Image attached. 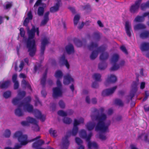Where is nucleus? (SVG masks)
I'll use <instances>...</instances> for the list:
<instances>
[{
  "mask_svg": "<svg viewBox=\"0 0 149 149\" xmlns=\"http://www.w3.org/2000/svg\"><path fill=\"white\" fill-rule=\"evenodd\" d=\"M27 15V18H28V19H30V20L32 19L33 16L31 11L30 10L29 12Z\"/></svg>",
  "mask_w": 149,
  "mask_h": 149,
  "instance_id": "6e6d98bb",
  "label": "nucleus"
},
{
  "mask_svg": "<svg viewBox=\"0 0 149 149\" xmlns=\"http://www.w3.org/2000/svg\"><path fill=\"white\" fill-rule=\"evenodd\" d=\"M40 68V65H39L38 66L35 65L34 67V72L36 73L38 70H39Z\"/></svg>",
  "mask_w": 149,
  "mask_h": 149,
  "instance_id": "338daca9",
  "label": "nucleus"
},
{
  "mask_svg": "<svg viewBox=\"0 0 149 149\" xmlns=\"http://www.w3.org/2000/svg\"><path fill=\"white\" fill-rule=\"evenodd\" d=\"M75 139L76 142L78 144V145H80L82 143V141L79 138L76 137Z\"/></svg>",
  "mask_w": 149,
  "mask_h": 149,
  "instance_id": "8fccbe9b",
  "label": "nucleus"
},
{
  "mask_svg": "<svg viewBox=\"0 0 149 149\" xmlns=\"http://www.w3.org/2000/svg\"><path fill=\"white\" fill-rule=\"evenodd\" d=\"M44 12V9L43 7L40 6L38 8L37 13L38 16H42L43 15Z\"/></svg>",
  "mask_w": 149,
  "mask_h": 149,
  "instance_id": "72a5a7b5",
  "label": "nucleus"
},
{
  "mask_svg": "<svg viewBox=\"0 0 149 149\" xmlns=\"http://www.w3.org/2000/svg\"><path fill=\"white\" fill-rule=\"evenodd\" d=\"M14 83V89H17L19 87V83L18 82L16 81L15 82H13Z\"/></svg>",
  "mask_w": 149,
  "mask_h": 149,
  "instance_id": "bf43d9fd",
  "label": "nucleus"
},
{
  "mask_svg": "<svg viewBox=\"0 0 149 149\" xmlns=\"http://www.w3.org/2000/svg\"><path fill=\"white\" fill-rule=\"evenodd\" d=\"M88 149H92V147H93L95 149L98 148V146L96 142H91L90 141L88 142Z\"/></svg>",
  "mask_w": 149,
  "mask_h": 149,
  "instance_id": "b1692460",
  "label": "nucleus"
},
{
  "mask_svg": "<svg viewBox=\"0 0 149 149\" xmlns=\"http://www.w3.org/2000/svg\"><path fill=\"white\" fill-rule=\"evenodd\" d=\"M117 86H115L110 89H107L103 90L102 93L103 96H108L112 94L117 88Z\"/></svg>",
  "mask_w": 149,
  "mask_h": 149,
  "instance_id": "f8f14e48",
  "label": "nucleus"
},
{
  "mask_svg": "<svg viewBox=\"0 0 149 149\" xmlns=\"http://www.w3.org/2000/svg\"><path fill=\"white\" fill-rule=\"evenodd\" d=\"M17 75L16 74H14L12 76V79L13 82L17 81Z\"/></svg>",
  "mask_w": 149,
  "mask_h": 149,
  "instance_id": "052dcab7",
  "label": "nucleus"
},
{
  "mask_svg": "<svg viewBox=\"0 0 149 149\" xmlns=\"http://www.w3.org/2000/svg\"><path fill=\"white\" fill-rule=\"evenodd\" d=\"M119 58V56L118 54H114L112 56L111 60V63L113 64V65L110 68V70L111 71L116 70H118L120 67H121L124 65L125 62L123 60L121 61L119 64H116V63L118 61Z\"/></svg>",
  "mask_w": 149,
  "mask_h": 149,
  "instance_id": "423d86ee",
  "label": "nucleus"
},
{
  "mask_svg": "<svg viewBox=\"0 0 149 149\" xmlns=\"http://www.w3.org/2000/svg\"><path fill=\"white\" fill-rule=\"evenodd\" d=\"M27 118H26L27 119ZM27 121H23L21 122V124L23 126H28L29 125V123H30L29 121L26 119Z\"/></svg>",
  "mask_w": 149,
  "mask_h": 149,
  "instance_id": "4d7b16f0",
  "label": "nucleus"
},
{
  "mask_svg": "<svg viewBox=\"0 0 149 149\" xmlns=\"http://www.w3.org/2000/svg\"><path fill=\"white\" fill-rule=\"evenodd\" d=\"M13 138H17L18 141L20 142V144H16L13 149H19L22 147V146L25 145L28 142L27 140V135H23L21 131H18L16 132L13 135Z\"/></svg>",
  "mask_w": 149,
  "mask_h": 149,
  "instance_id": "39448f33",
  "label": "nucleus"
},
{
  "mask_svg": "<svg viewBox=\"0 0 149 149\" xmlns=\"http://www.w3.org/2000/svg\"><path fill=\"white\" fill-rule=\"evenodd\" d=\"M83 9L84 10H91L90 6L88 4H87L83 7Z\"/></svg>",
  "mask_w": 149,
  "mask_h": 149,
  "instance_id": "680f3d73",
  "label": "nucleus"
},
{
  "mask_svg": "<svg viewBox=\"0 0 149 149\" xmlns=\"http://www.w3.org/2000/svg\"><path fill=\"white\" fill-rule=\"evenodd\" d=\"M20 34L22 37L24 38L25 32L23 28H21L19 29Z\"/></svg>",
  "mask_w": 149,
  "mask_h": 149,
  "instance_id": "a18cd8bd",
  "label": "nucleus"
},
{
  "mask_svg": "<svg viewBox=\"0 0 149 149\" xmlns=\"http://www.w3.org/2000/svg\"><path fill=\"white\" fill-rule=\"evenodd\" d=\"M63 121L64 123L69 124L72 122V120L70 118L67 117H64L63 119Z\"/></svg>",
  "mask_w": 149,
  "mask_h": 149,
  "instance_id": "a19ab883",
  "label": "nucleus"
},
{
  "mask_svg": "<svg viewBox=\"0 0 149 149\" xmlns=\"http://www.w3.org/2000/svg\"><path fill=\"white\" fill-rule=\"evenodd\" d=\"M10 81H7L2 83L0 86V88H6L10 85Z\"/></svg>",
  "mask_w": 149,
  "mask_h": 149,
  "instance_id": "2f4dec72",
  "label": "nucleus"
},
{
  "mask_svg": "<svg viewBox=\"0 0 149 149\" xmlns=\"http://www.w3.org/2000/svg\"><path fill=\"white\" fill-rule=\"evenodd\" d=\"M73 79L71 77L69 74H67L64 76L63 80V83L64 84L68 85L71 82H73Z\"/></svg>",
  "mask_w": 149,
  "mask_h": 149,
  "instance_id": "dca6fc26",
  "label": "nucleus"
},
{
  "mask_svg": "<svg viewBox=\"0 0 149 149\" xmlns=\"http://www.w3.org/2000/svg\"><path fill=\"white\" fill-rule=\"evenodd\" d=\"M149 96V91H145V96L142 100L143 102L146 100Z\"/></svg>",
  "mask_w": 149,
  "mask_h": 149,
  "instance_id": "603ef678",
  "label": "nucleus"
},
{
  "mask_svg": "<svg viewBox=\"0 0 149 149\" xmlns=\"http://www.w3.org/2000/svg\"><path fill=\"white\" fill-rule=\"evenodd\" d=\"M49 41L48 39L46 38H44L43 39L41 43L40 55L41 56L43 55L45 48L46 45L48 44Z\"/></svg>",
  "mask_w": 149,
  "mask_h": 149,
  "instance_id": "ddd939ff",
  "label": "nucleus"
},
{
  "mask_svg": "<svg viewBox=\"0 0 149 149\" xmlns=\"http://www.w3.org/2000/svg\"><path fill=\"white\" fill-rule=\"evenodd\" d=\"M92 77L96 81H99L101 80V75L98 73H95L92 76Z\"/></svg>",
  "mask_w": 149,
  "mask_h": 149,
  "instance_id": "f704fd0d",
  "label": "nucleus"
},
{
  "mask_svg": "<svg viewBox=\"0 0 149 149\" xmlns=\"http://www.w3.org/2000/svg\"><path fill=\"white\" fill-rule=\"evenodd\" d=\"M10 131L8 129L6 130H5L4 133V136L6 138H9L10 135Z\"/></svg>",
  "mask_w": 149,
  "mask_h": 149,
  "instance_id": "09e8293b",
  "label": "nucleus"
},
{
  "mask_svg": "<svg viewBox=\"0 0 149 149\" xmlns=\"http://www.w3.org/2000/svg\"><path fill=\"white\" fill-rule=\"evenodd\" d=\"M47 71L48 69H46L45 71V72L43 74L42 78L41 79L40 83L43 88L45 87V86Z\"/></svg>",
  "mask_w": 149,
  "mask_h": 149,
  "instance_id": "6ab92c4d",
  "label": "nucleus"
},
{
  "mask_svg": "<svg viewBox=\"0 0 149 149\" xmlns=\"http://www.w3.org/2000/svg\"><path fill=\"white\" fill-rule=\"evenodd\" d=\"M30 20L28 18L26 17L23 22V25L25 26H27Z\"/></svg>",
  "mask_w": 149,
  "mask_h": 149,
  "instance_id": "5fc2aeb1",
  "label": "nucleus"
},
{
  "mask_svg": "<svg viewBox=\"0 0 149 149\" xmlns=\"http://www.w3.org/2000/svg\"><path fill=\"white\" fill-rule=\"evenodd\" d=\"M80 19V16L78 15H76L74 18V23L75 26L76 25Z\"/></svg>",
  "mask_w": 149,
  "mask_h": 149,
  "instance_id": "4c0bfd02",
  "label": "nucleus"
},
{
  "mask_svg": "<svg viewBox=\"0 0 149 149\" xmlns=\"http://www.w3.org/2000/svg\"><path fill=\"white\" fill-rule=\"evenodd\" d=\"M79 134L81 138L86 139V141L88 142L90 141L92 134L91 132L87 136L86 131L84 130H81L79 132Z\"/></svg>",
  "mask_w": 149,
  "mask_h": 149,
  "instance_id": "9b49d317",
  "label": "nucleus"
},
{
  "mask_svg": "<svg viewBox=\"0 0 149 149\" xmlns=\"http://www.w3.org/2000/svg\"><path fill=\"white\" fill-rule=\"evenodd\" d=\"M93 38L97 40H98L100 38L99 33L98 32H95L93 34Z\"/></svg>",
  "mask_w": 149,
  "mask_h": 149,
  "instance_id": "37998d69",
  "label": "nucleus"
},
{
  "mask_svg": "<svg viewBox=\"0 0 149 149\" xmlns=\"http://www.w3.org/2000/svg\"><path fill=\"white\" fill-rule=\"evenodd\" d=\"M27 120L30 123L34 125L33 127L34 131L38 132L39 131L40 128L38 124V122L35 119L32 118L28 117L27 118Z\"/></svg>",
  "mask_w": 149,
  "mask_h": 149,
  "instance_id": "9d476101",
  "label": "nucleus"
},
{
  "mask_svg": "<svg viewBox=\"0 0 149 149\" xmlns=\"http://www.w3.org/2000/svg\"><path fill=\"white\" fill-rule=\"evenodd\" d=\"M116 77L113 74H111L109 77H108L106 80L105 84L106 86H107L109 83H115L117 81Z\"/></svg>",
  "mask_w": 149,
  "mask_h": 149,
  "instance_id": "2eb2a0df",
  "label": "nucleus"
},
{
  "mask_svg": "<svg viewBox=\"0 0 149 149\" xmlns=\"http://www.w3.org/2000/svg\"><path fill=\"white\" fill-rule=\"evenodd\" d=\"M49 132L50 135L54 137H55L56 136L57 131L56 130H53L52 128H51L49 130Z\"/></svg>",
  "mask_w": 149,
  "mask_h": 149,
  "instance_id": "ea45409f",
  "label": "nucleus"
},
{
  "mask_svg": "<svg viewBox=\"0 0 149 149\" xmlns=\"http://www.w3.org/2000/svg\"><path fill=\"white\" fill-rule=\"evenodd\" d=\"M140 8L142 10H144L147 8H149V1L146 3H143L141 5Z\"/></svg>",
  "mask_w": 149,
  "mask_h": 149,
  "instance_id": "7c9ffc66",
  "label": "nucleus"
},
{
  "mask_svg": "<svg viewBox=\"0 0 149 149\" xmlns=\"http://www.w3.org/2000/svg\"><path fill=\"white\" fill-rule=\"evenodd\" d=\"M146 28L145 26L141 24H139L135 25L134 27V29L135 30L142 29H144Z\"/></svg>",
  "mask_w": 149,
  "mask_h": 149,
  "instance_id": "cd10ccee",
  "label": "nucleus"
},
{
  "mask_svg": "<svg viewBox=\"0 0 149 149\" xmlns=\"http://www.w3.org/2000/svg\"><path fill=\"white\" fill-rule=\"evenodd\" d=\"M121 51L125 53L127 55L128 54V52L127 51L126 47L124 46H120V48Z\"/></svg>",
  "mask_w": 149,
  "mask_h": 149,
  "instance_id": "3c124183",
  "label": "nucleus"
},
{
  "mask_svg": "<svg viewBox=\"0 0 149 149\" xmlns=\"http://www.w3.org/2000/svg\"><path fill=\"white\" fill-rule=\"evenodd\" d=\"M58 1L56 4L55 5L52 7L50 8V11L51 13H55L58 11L59 10V8L60 6V2Z\"/></svg>",
  "mask_w": 149,
  "mask_h": 149,
  "instance_id": "412c9836",
  "label": "nucleus"
},
{
  "mask_svg": "<svg viewBox=\"0 0 149 149\" xmlns=\"http://www.w3.org/2000/svg\"><path fill=\"white\" fill-rule=\"evenodd\" d=\"M136 91V90L132 89L131 90L130 94L131 100H132V98L134 97Z\"/></svg>",
  "mask_w": 149,
  "mask_h": 149,
  "instance_id": "49530a36",
  "label": "nucleus"
},
{
  "mask_svg": "<svg viewBox=\"0 0 149 149\" xmlns=\"http://www.w3.org/2000/svg\"><path fill=\"white\" fill-rule=\"evenodd\" d=\"M73 42L74 44L78 47H80L82 45V42L79 39L77 38H74Z\"/></svg>",
  "mask_w": 149,
  "mask_h": 149,
  "instance_id": "c756f323",
  "label": "nucleus"
},
{
  "mask_svg": "<svg viewBox=\"0 0 149 149\" xmlns=\"http://www.w3.org/2000/svg\"><path fill=\"white\" fill-rule=\"evenodd\" d=\"M11 95V92L9 91H7L4 93L3 96L5 98H8L10 97Z\"/></svg>",
  "mask_w": 149,
  "mask_h": 149,
  "instance_id": "79ce46f5",
  "label": "nucleus"
},
{
  "mask_svg": "<svg viewBox=\"0 0 149 149\" xmlns=\"http://www.w3.org/2000/svg\"><path fill=\"white\" fill-rule=\"evenodd\" d=\"M12 6V4L11 3H9L6 4L5 7V9H8L10 8Z\"/></svg>",
  "mask_w": 149,
  "mask_h": 149,
  "instance_id": "e2e57ef3",
  "label": "nucleus"
},
{
  "mask_svg": "<svg viewBox=\"0 0 149 149\" xmlns=\"http://www.w3.org/2000/svg\"><path fill=\"white\" fill-rule=\"evenodd\" d=\"M97 46L98 44L97 43L92 42L90 45L88 46V48L89 50H91L95 48H97Z\"/></svg>",
  "mask_w": 149,
  "mask_h": 149,
  "instance_id": "473e14b6",
  "label": "nucleus"
},
{
  "mask_svg": "<svg viewBox=\"0 0 149 149\" xmlns=\"http://www.w3.org/2000/svg\"><path fill=\"white\" fill-rule=\"evenodd\" d=\"M140 37L142 39H145L149 37V31H145L141 33Z\"/></svg>",
  "mask_w": 149,
  "mask_h": 149,
  "instance_id": "bb28decb",
  "label": "nucleus"
},
{
  "mask_svg": "<svg viewBox=\"0 0 149 149\" xmlns=\"http://www.w3.org/2000/svg\"><path fill=\"white\" fill-rule=\"evenodd\" d=\"M145 86V83L144 82H142L140 84V88L141 89H143Z\"/></svg>",
  "mask_w": 149,
  "mask_h": 149,
  "instance_id": "774afa93",
  "label": "nucleus"
},
{
  "mask_svg": "<svg viewBox=\"0 0 149 149\" xmlns=\"http://www.w3.org/2000/svg\"><path fill=\"white\" fill-rule=\"evenodd\" d=\"M60 61L62 62L63 64H64L68 69H69L70 65L67 60L65 59V56L64 55H63L60 58Z\"/></svg>",
  "mask_w": 149,
  "mask_h": 149,
  "instance_id": "a878e982",
  "label": "nucleus"
},
{
  "mask_svg": "<svg viewBox=\"0 0 149 149\" xmlns=\"http://www.w3.org/2000/svg\"><path fill=\"white\" fill-rule=\"evenodd\" d=\"M109 56V54L107 52L102 53L100 56V59L101 61L98 65L99 69L101 70L105 69L107 66V64L105 61L107 59Z\"/></svg>",
  "mask_w": 149,
  "mask_h": 149,
  "instance_id": "0eeeda50",
  "label": "nucleus"
},
{
  "mask_svg": "<svg viewBox=\"0 0 149 149\" xmlns=\"http://www.w3.org/2000/svg\"><path fill=\"white\" fill-rule=\"evenodd\" d=\"M84 122V119L83 118H80L78 121L74 119V126L72 131H69L67 133V134L62 138V149H67L69 145V141L68 139L70 136L71 134L73 136H75L77 134L78 130L77 126L80 123H83Z\"/></svg>",
  "mask_w": 149,
  "mask_h": 149,
  "instance_id": "f03ea898",
  "label": "nucleus"
},
{
  "mask_svg": "<svg viewBox=\"0 0 149 149\" xmlns=\"http://www.w3.org/2000/svg\"><path fill=\"white\" fill-rule=\"evenodd\" d=\"M115 104L120 107H123V103L122 100L119 99H116L115 100Z\"/></svg>",
  "mask_w": 149,
  "mask_h": 149,
  "instance_id": "c9c22d12",
  "label": "nucleus"
},
{
  "mask_svg": "<svg viewBox=\"0 0 149 149\" xmlns=\"http://www.w3.org/2000/svg\"><path fill=\"white\" fill-rule=\"evenodd\" d=\"M125 28L127 35L129 37H130L131 35L130 32V30L131 29V25L127 21L125 22Z\"/></svg>",
  "mask_w": 149,
  "mask_h": 149,
  "instance_id": "5701e85b",
  "label": "nucleus"
},
{
  "mask_svg": "<svg viewBox=\"0 0 149 149\" xmlns=\"http://www.w3.org/2000/svg\"><path fill=\"white\" fill-rule=\"evenodd\" d=\"M63 75L62 72L60 70H58L55 72V76L58 79L61 78Z\"/></svg>",
  "mask_w": 149,
  "mask_h": 149,
  "instance_id": "e433bc0d",
  "label": "nucleus"
},
{
  "mask_svg": "<svg viewBox=\"0 0 149 149\" xmlns=\"http://www.w3.org/2000/svg\"><path fill=\"white\" fill-rule=\"evenodd\" d=\"M58 104L61 108L63 109L65 108V104L62 100H60Z\"/></svg>",
  "mask_w": 149,
  "mask_h": 149,
  "instance_id": "864d4df0",
  "label": "nucleus"
},
{
  "mask_svg": "<svg viewBox=\"0 0 149 149\" xmlns=\"http://www.w3.org/2000/svg\"><path fill=\"white\" fill-rule=\"evenodd\" d=\"M65 48L66 52L68 54H70L74 52V47L72 44H70L66 46Z\"/></svg>",
  "mask_w": 149,
  "mask_h": 149,
  "instance_id": "f3484780",
  "label": "nucleus"
},
{
  "mask_svg": "<svg viewBox=\"0 0 149 149\" xmlns=\"http://www.w3.org/2000/svg\"><path fill=\"white\" fill-rule=\"evenodd\" d=\"M106 118V115L104 113L96 116L95 120L98 122L95 127L96 131H100L102 132H109L108 127L110 123L107 125H105L104 121Z\"/></svg>",
  "mask_w": 149,
  "mask_h": 149,
  "instance_id": "20e7f679",
  "label": "nucleus"
},
{
  "mask_svg": "<svg viewBox=\"0 0 149 149\" xmlns=\"http://www.w3.org/2000/svg\"><path fill=\"white\" fill-rule=\"evenodd\" d=\"M35 33V27H33L31 30L29 29L28 30V37L26 41V47L29 55L31 57H33L35 55L36 50L35 40L33 39Z\"/></svg>",
  "mask_w": 149,
  "mask_h": 149,
  "instance_id": "7ed1b4c3",
  "label": "nucleus"
},
{
  "mask_svg": "<svg viewBox=\"0 0 149 149\" xmlns=\"http://www.w3.org/2000/svg\"><path fill=\"white\" fill-rule=\"evenodd\" d=\"M95 126V124L91 122L88 123L86 126V128L89 131H91L93 130Z\"/></svg>",
  "mask_w": 149,
  "mask_h": 149,
  "instance_id": "c85d7f7f",
  "label": "nucleus"
},
{
  "mask_svg": "<svg viewBox=\"0 0 149 149\" xmlns=\"http://www.w3.org/2000/svg\"><path fill=\"white\" fill-rule=\"evenodd\" d=\"M105 50V48L102 46H100L98 47L97 50L96 51H93L90 56V58L92 60H94L97 57L98 54L99 52H102V53H105L104 52Z\"/></svg>",
  "mask_w": 149,
  "mask_h": 149,
  "instance_id": "1a4fd4ad",
  "label": "nucleus"
},
{
  "mask_svg": "<svg viewBox=\"0 0 149 149\" xmlns=\"http://www.w3.org/2000/svg\"><path fill=\"white\" fill-rule=\"evenodd\" d=\"M62 95V92L59 87H55L53 88V96L54 98L61 96Z\"/></svg>",
  "mask_w": 149,
  "mask_h": 149,
  "instance_id": "4468645a",
  "label": "nucleus"
},
{
  "mask_svg": "<svg viewBox=\"0 0 149 149\" xmlns=\"http://www.w3.org/2000/svg\"><path fill=\"white\" fill-rule=\"evenodd\" d=\"M56 84H57V86L59 88L61 87L62 86L61 83L59 79H57V82H56Z\"/></svg>",
  "mask_w": 149,
  "mask_h": 149,
  "instance_id": "69168bd1",
  "label": "nucleus"
},
{
  "mask_svg": "<svg viewBox=\"0 0 149 149\" xmlns=\"http://www.w3.org/2000/svg\"><path fill=\"white\" fill-rule=\"evenodd\" d=\"M142 0H137L135 1L134 4L132 5L130 8V11L132 13L134 14L138 12Z\"/></svg>",
  "mask_w": 149,
  "mask_h": 149,
  "instance_id": "6e6552de",
  "label": "nucleus"
},
{
  "mask_svg": "<svg viewBox=\"0 0 149 149\" xmlns=\"http://www.w3.org/2000/svg\"><path fill=\"white\" fill-rule=\"evenodd\" d=\"M138 84V83L136 81H133L132 85V89H133L137 91V86Z\"/></svg>",
  "mask_w": 149,
  "mask_h": 149,
  "instance_id": "de8ad7c7",
  "label": "nucleus"
},
{
  "mask_svg": "<svg viewBox=\"0 0 149 149\" xmlns=\"http://www.w3.org/2000/svg\"><path fill=\"white\" fill-rule=\"evenodd\" d=\"M58 115L62 116H67V113L63 110H59L57 112Z\"/></svg>",
  "mask_w": 149,
  "mask_h": 149,
  "instance_id": "c03bdc74",
  "label": "nucleus"
},
{
  "mask_svg": "<svg viewBox=\"0 0 149 149\" xmlns=\"http://www.w3.org/2000/svg\"><path fill=\"white\" fill-rule=\"evenodd\" d=\"M49 11H47L45 13L44 19L41 22L40 25L41 26L45 25L48 22L49 19Z\"/></svg>",
  "mask_w": 149,
  "mask_h": 149,
  "instance_id": "a211bd4d",
  "label": "nucleus"
},
{
  "mask_svg": "<svg viewBox=\"0 0 149 149\" xmlns=\"http://www.w3.org/2000/svg\"><path fill=\"white\" fill-rule=\"evenodd\" d=\"M18 96L20 97L19 98H15L13 99L12 102L15 105H18V107L15 111L16 116L20 117L24 115V113L21 108L23 106L24 110L29 113H33L35 116L38 119H39L42 121L44 122L45 119V116L42 115L41 112L37 109H33V106L30 104L31 99V97L28 96L24 99V102H21L22 99L24 97L26 92L24 91H22L18 93Z\"/></svg>",
  "mask_w": 149,
  "mask_h": 149,
  "instance_id": "f257e3e1",
  "label": "nucleus"
},
{
  "mask_svg": "<svg viewBox=\"0 0 149 149\" xmlns=\"http://www.w3.org/2000/svg\"><path fill=\"white\" fill-rule=\"evenodd\" d=\"M140 49L142 51H147L149 50V43L142 42L140 46Z\"/></svg>",
  "mask_w": 149,
  "mask_h": 149,
  "instance_id": "aec40b11",
  "label": "nucleus"
},
{
  "mask_svg": "<svg viewBox=\"0 0 149 149\" xmlns=\"http://www.w3.org/2000/svg\"><path fill=\"white\" fill-rule=\"evenodd\" d=\"M144 20V18L143 17L138 15L134 19V21L137 22H142Z\"/></svg>",
  "mask_w": 149,
  "mask_h": 149,
  "instance_id": "58836bf2",
  "label": "nucleus"
},
{
  "mask_svg": "<svg viewBox=\"0 0 149 149\" xmlns=\"http://www.w3.org/2000/svg\"><path fill=\"white\" fill-rule=\"evenodd\" d=\"M99 138L102 140H105L106 139V136L102 134H99Z\"/></svg>",
  "mask_w": 149,
  "mask_h": 149,
  "instance_id": "13d9d810",
  "label": "nucleus"
},
{
  "mask_svg": "<svg viewBox=\"0 0 149 149\" xmlns=\"http://www.w3.org/2000/svg\"><path fill=\"white\" fill-rule=\"evenodd\" d=\"M21 85L22 87L24 88H27L31 91L32 89L31 85L29 84V82L26 81L25 79H23L22 81Z\"/></svg>",
  "mask_w": 149,
  "mask_h": 149,
  "instance_id": "393cba45",
  "label": "nucleus"
},
{
  "mask_svg": "<svg viewBox=\"0 0 149 149\" xmlns=\"http://www.w3.org/2000/svg\"><path fill=\"white\" fill-rule=\"evenodd\" d=\"M98 83L95 81L93 82L92 85V87L94 88H96L98 87Z\"/></svg>",
  "mask_w": 149,
  "mask_h": 149,
  "instance_id": "0e129e2a",
  "label": "nucleus"
},
{
  "mask_svg": "<svg viewBox=\"0 0 149 149\" xmlns=\"http://www.w3.org/2000/svg\"><path fill=\"white\" fill-rule=\"evenodd\" d=\"M44 143V141L43 140H38L33 143L32 147L34 148H38Z\"/></svg>",
  "mask_w": 149,
  "mask_h": 149,
  "instance_id": "4be33fe9",
  "label": "nucleus"
}]
</instances>
